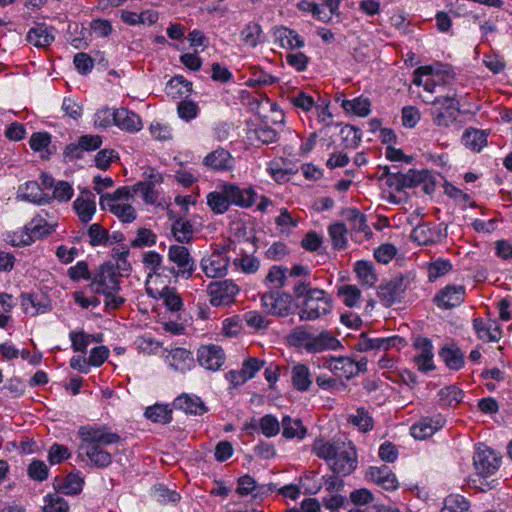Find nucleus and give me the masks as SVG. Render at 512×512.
Segmentation results:
<instances>
[{
    "mask_svg": "<svg viewBox=\"0 0 512 512\" xmlns=\"http://www.w3.org/2000/svg\"><path fill=\"white\" fill-rule=\"evenodd\" d=\"M203 163L208 168L227 171L233 168L234 158L227 150L219 148L206 155Z\"/></svg>",
    "mask_w": 512,
    "mask_h": 512,
    "instance_id": "30",
    "label": "nucleus"
},
{
    "mask_svg": "<svg viewBox=\"0 0 512 512\" xmlns=\"http://www.w3.org/2000/svg\"><path fill=\"white\" fill-rule=\"evenodd\" d=\"M487 135L485 130L469 128L462 135V143L466 148L480 152L487 145Z\"/></svg>",
    "mask_w": 512,
    "mask_h": 512,
    "instance_id": "39",
    "label": "nucleus"
},
{
    "mask_svg": "<svg viewBox=\"0 0 512 512\" xmlns=\"http://www.w3.org/2000/svg\"><path fill=\"white\" fill-rule=\"evenodd\" d=\"M474 328L481 340L497 341L501 337V329L495 321L474 320Z\"/></svg>",
    "mask_w": 512,
    "mask_h": 512,
    "instance_id": "43",
    "label": "nucleus"
},
{
    "mask_svg": "<svg viewBox=\"0 0 512 512\" xmlns=\"http://www.w3.org/2000/svg\"><path fill=\"white\" fill-rule=\"evenodd\" d=\"M69 339L72 344V348L76 352L86 353L87 348L91 342H99L100 339L94 337L91 334L80 331H71L69 333Z\"/></svg>",
    "mask_w": 512,
    "mask_h": 512,
    "instance_id": "52",
    "label": "nucleus"
},
{
    "mask_svg": "<svg viewBox=\"0 0 512 512\" xmlns=\"http://www.w3.org/2000/svg\"><path fill=\"white\" fill-rule=\"evenodd\" d=\"M171 413L172 411L166 405L155 404L150 406L145 411V416L159 423H169L171 421Z\"/></svg>",
    "mask_w": 512,
    "mask_h": 512,
    "instance_id": "59",
    "label": "nucleus"
},
{
    "mask_svg": "<svg viewBox=\"0 0 512 512\" xmlns=\"http://www.w3.org/2000/svg\"><path fill=\"white\" fill-rule=\"evenodd\" d=\"M414 346L417 354L413 360L419 371L429 372L435 369L433 362V345L427 338L420 337L416 339Z\"/></svg>",
    "mask_w": 512,
    "mask_h": 512,
    "instance_id": "18",
    "label": "nucleus"
},
{
    "mask_svg": "<svg viewBox=\"0 0 512 512\" xmlns=\"http://www.w3.org/2000/svg\"><path fill=\"white\" fill-rule=\"evenodd\" d=\"M199 364L211 371L221 368L225 361L223 349L217 345H204L198 349L197 353Z\"/></svg>",
    "mask_w": 512,
    "mask_h": 512,
    "instance_id": "17",
    "label": "nucleus"
},
{
    "mask_svg": "<svg viewBox=\"0 0 512 512\" xmlns=\"http://www.w3.org/2000/svg\"><path fill=\"white\" fill-rule=\"evenodd\" d=\"M53 32V28L39 24L29 30L27 41L35 47L45 48L54 41Z\"/></svg>",
    "mask_w": 512,
    "mask_h": 512,
    "instance_id": "34",
    "label": "nucleus"
},
{
    "mask_svg": "<svg viewBox=\"0 0 512 512\" xmlns=\"http://www.w3.org/2000/svg\"><path fill=\"white\" fill-rule=\"evenodd\" d=\"M102 144V139L98 135H83L79 138L78 144L67 147V153L79 157L78 151H93L98 149Z\"/></svg>",
    "mask_w": 512,
    "mask_h": 512,
    "instance_id": "49",
    "label": "nucleus"
},
{
    "mask_svg": "<svg viewBox=\"0 0 512 512\" xmlns=\"http://www.w3.org/2000/svg\"><path fill=\"white\" fill-rule=\"evenodd\" d=\"M275 489V484H258L252 476L247 474L238 479L236 492L242 497L251 495L254 499H263Z\"/></svg>",
    "mask_w": 512,
    "mask_h": 512,
    "instance_id": "15",
    "label": "nucleus"
},
{
    "mask_svg": "<svg viewBox=\"0 0 512 512\" xmlns=\"http://www.w3.org/2000/svg\"><path fill=\"white\" fill-rule=\"evenodd\" d=\"M207 204L216 214H223L229 209L230 204L228 198H226V195L223 192V185L221 186L220 191L210 192L207 195Z\"/></svg>",
    "mask_w": 512,
    "mask_h": 512,
    "instance_id": "54",
    "label": "nucleus"
},
{
    "mask_svg": "<svg viewBox=\"0 0 512 512\" xmlns=\"http://www.w3.org/2000/svg\"><path fill=\"white\" fill-rule=\"evenodd\" d=\"M161 298L165 306L173 312L179 311L183 307L181 296L173 288L166 287L161 293Z\"/></svg>",
    "mask_w": 512,
    "mask_h": 512,
    "instance_id": "64",
    "label": "nucleus"
},
{
    "mask_svg": "<svg viewBox=\"0 0 512 512\" xmlns=\"http://www.w3.org/2000/svg\"><path fill=\"white\" fill-rule=\"evenodd\" d=\"M69 510L68 502L56 490L43 497L42 512H69Z\"/></svg>",
    "mask_w": 512,
    "mask_h": 512,
    "instance_id": "47",
    "label": "nucleus"
},
{
    "mask_svg": "<svg viewBox=\"0 0 512 512\" xmlns=\"http://www.w3.org/2000/svg\"><path fill=\"white\" fill-rule=\"evenodd\" d=\"M469 502L461 495H449L441 512H470Z\"/></svg>",
    "mask_w": 512,
    "mask_h": 512,
    "instance_id": "58",
    "label": "nucleus"
},
{
    "mask_svg": "<svg viewBox=\"0 0 512 512\" xmlns=\"http://www.w3.org/2000/svg\"><path fill=\"white\" fill-rule=\"evenodd\" d=\"M284 165L283 159H274L268 163L267 171L276 182L282 183L289 180L291 171L286 169Z\"/></svg>",
    "mask_w": 512,
    "mask_h": 512,
    "instance_id": "61",
    "label": "nucleus"
},
{
    "mask_svg": "<svg viewBox=\"0 0 512 512\" xmlns=\"http://www.w3.org/2000/svg\"><path fill=\"white\" fill-rule=\"evenodd\" d=\"M174 407L186 413L202 415L207 411L203 401L196 395L182 394L174 400Z\"/></svg>",
    "mask_w": 512,
    "mask_h": 512,
    "instance_id": "35",
    "label": "nucleus"
},
{
    "mask_svg": "<svg viewBox=\"0 0 512 512\" xmlns=\"http://www.w3.org/2000/svg\"><path fill=\"white\" fill-rule=\"evenodd\" d=\"M291 380L294 388L298 391H307L312 384V377L309 368L305 364H296L292 368Z\"/></svg>",
    "mask_w": 512,
    "mask_h": 512,
    "instance_id": "42",
    "label": "nucleus"
},
{
    "mask_svg": "<svg viewBox=\"0 0 512 512\" xmlns=\"http://www.w3.org/2000/svg\"><path fill=\"white\" fill-rule=\"evenodd\" d=\"M428 172L425 170L418 171L410 169L406 173H402L400 176L401 182L397 185V191H402L405 188L416 187L426 180Z\"/></svg>",
    "mask_w": 512,
    "mask_h": 512,
    "instance_id": "51",
    "label": "nucleus"
},
{
    "mask_svg": "<svg viewBox=\"0 0 512 512\" xmlns=\"http://www.w3.org/2000/svg\"><path fill=\"white\" fill-rule=\"evenodd\" d=\"M275 41L285 49H300L305 46V41L295 30L285 26H278L273 29Z\"/></svg>",
    "mask_w": 512,
    "mask_h": 512,
    "instance_id": "28",
    "label": "nucleus"
},
{
    "mask_svg": "<svg viewBox=\"0 0 512 512\" xmlns=\"http://www.w3.org/2000/svg\"><path fill=\"white\" fill-rule=\"evenodd\" d=\"M130 192L127 187L123 186L113 193L101 194L100 205L102 209H107L123 223L133 222L137 213L132 204L128 203L130 199H133Z\"/></svg>",
    "mask_w": 512,
    "mask_h": 512,
    "instance_id": "3",
    "label": "nucleus"
},
{
    "mask_svg": "<svg viewBox=\"0 0 512 512\" xmlns=\"http://www.w3.org/2000/svg\"><path fill=\"white\" fill-rule=\"evenodd\" d=\"M234 266L246 274H254L259 270L260 261L251 255H241L233 260Z\"/></svg>",
    "mask_w": 512,
    "mask_h": 512,
    "instance_id": "62",
    "label": "nucleus"
},
{
    "mask_svg": "<svg viewBox=\"0 0 512 512\" xmlns=\"http://www.w3.org/2000/svg\"><path fill=\"white\" fill-rule=\"evenodd\" d=\"M406 290V284L403 278H394L381 285L378 290V296L386 306H391L399 302Z\"/></svg>",
    "mask_w": 512,
    "mask_h": 512,
    "instance_id": "21",
    "label": "nucleus"
},
{
    "mask_svg": "<svg viewBox=\"0 0 512 512\" xmlns=\"http://www.w3.org/2000/svg\"><path fill=\"white\" fill-rule=\"evenodd\" d=\"M347 228L344 223L335 222L328 227V234L334 249L343 250L347 247Z\"/></svg>",
    "mask_w": 512,
    "mask_h": 512,
    "instance_id": "48",
    "label": "nucleus"
},
{
    "mask_svg": "<svg viewBox=\"0 0 512 512\" xmlns=\"http://www.w3.org/2000/svg\"><path fill=\"white\" fill-rule=\"evenodd\" d=\"M452 263L449 260L438 258L437 260L428 263V279L434 282L438 278L448 274L452 270Z\"/></svg>",
    "mask_w": 512,
    "mask_h": 512,
    "instance_id": "57",
    "label": "nucleus"
},
{
    "mask_svg": "<svg viewBox=\"0 0 512 512\" xmlns=\"http://www.w3.org/2000/svg\"><path fill=\"white\" fill-rule=\"evenodd\" d=\"M439 356L450 369L459 370L464 365V354L454 344L444 346Z\"/></svg>",
    "mask_w": 512,
    "mask_h": 512,
    "instance_id": "41",
    "label": "nucleus"
},
{
    "mask_svg": "<svg viewBox=\"0 0 512 512\" xmlns=\"http://www.w3.org/2000/svg\"><path fill=\"white\" fill-rule=\"evenodd\" d=\"M283 436L287 439L297 437L303 439L306 434V429L302 426L299 419H292L289 416H285L282 419Z\"/></svg>",
    "mask_w": 512,
    "mask_h": 512,
    "instance_id": "53",
    "label": "nucleus"
},
{
    "mask_svg": "<svg viewBox=\"0 0 512 512\" xmlns=\"http://www.w3.org/2000/svg\"><path fill=\"white\" fill-rule=\"evenodd\" d=\"M81 443L112 445L121 441V436L113 432L106 425L87 424L79 427L78 430Z\"/></svg>",
    "mask_w": 512,
    "mask_h": 512,
    "instance_id": "5",
    "label": "nucleus"
},
{
    "mask_svg": "<svg viewBox=\"0 0 512 512\" xmlns=\"http://www.w3.org/2000/svg\"><path fill=\"white\" fill-rule=\"evenodd\" d=\"M445 424V419L440 415L421 418L410 428V433L415 439H425L432 436Z\"/></svg>",
    "mask_w": 512,
    "mask_h": 512,
    "instance_id": "20",
    "label": "nucleus"
},
{
    "mask_svg": "<svg viewBox=\"0 0 512 512\" xmlns=\"http://www.w3.org/2000/svg\"><path fill=\"white\" fill-rule=\"evenodd\" d=\"M192 91V83L183 76L176 75L166 85V93L173 99L188 95Z\"/></svg>",
    "mask_w": 512,
    "mask_h": 512,
    "instance_id": "46",
    "label": "nucleus"
},
{
    "mask_svg": "<svg viewBox=\"0 0 512 512\" xmlns=\"http://www.w3.org/2000/svg\"><path fill=\"white\" fill-rule=\"evenodd\" d=\"M347 218L351 223L352 229L363 233L365 236L371 235L372 231L366 223L365 216L357 209H350L347 212Z\"/></svg>",
    "mask_w": 512,
    "mask_h": 512,
    "instance_id": "63",
    "label": "nucleus"
},
{
    "mask_svg": "<svg viewBox=\"0 0 512 512\" xmlns=\"http://www.w3.org/2000/svg\"><path fill=\"white\" fill-rule=\"evenodd\" d=\"M333 300L331 295L323 289H313L302 302L299 311L301 321H313L331 313Z\"/></svg>",
    "mask_w": 512,
    "mask_h": 512,
    "instance_id": "4",
    "label": "nucleus"
},
{
    "mask_svg": "<svg viewBox=\"0 0 512 512\" xmlns=\"http://www.w3.org/2000/svg\"><path fill=\"white\" fill-rule=\"evenodd\" d=\"M342 348L341 342L329 331L323 330L320 333H312L308 346V353H321L324 351H336Z\"/></svg>",
    "mask_w": 512,
    "mask_h": 512,
    "instance_id": "22",
    "label": "nucleus"
},
{
    "mask_svg": "<svg viewBox=\"0 0 512 512\" xmlns=\"http://www.w3.org/2000/svg\"><path fill=\"white\" fill-rule=\"evenodd\" d=\"M84 485V478L80 472H71L65 478H55L53 482L54 489L65 495H78L81 493Z\"/></svg>",
    "mask_w": 512,
    "mask_h": 512,
    "instance_id": "27",
    "label": "nucleus"
},
{
    "mask_svg": "<svg viewBox=\"0 0 512 512\" xmlns=\"http://www.w3.org/2000/svg\"><path fill=\"white\" fill-rule=\"evenodd\" d=\"M169 367L178 372H185L193 365L191 353L184 348L172 349L166 356Z\"/></svg>",
    "mask_w": 512,
    "mask_h": 512,
    "instance_id": "33",
    "label": "nucleus"
},
{
    "mask_svg": "<svg viewBox=\"0 0 512 512\" xmlns=\"http://www.w3.org/2000/svg\"><path fill=\"white\" fill-rule=\"evenodd\" d=\"M313 452L325 460L337 475H349L357 466V454L351 442L331 443L317 440L313 445Z\"/></svg>",
    "mask_w": 512,
    "mask_h": 512,
    "instance_id": "1",
    "label": "nucleus"
},
{
    "mask_svg": "<svg viewBox=\"0 0 512 512\" xmlns=\"http://www.w3.org/2000/svg\"><path fill=\"white\" fill-rule=\"evenodd\" d=\"M367 475L371 481L385 490L393 491L399 486L396 475L386 465L370 467Z\"/></svg>",
    "mask_w": 512,
    "mask_h": 512,
    "instance_id": "25",
    "label": "nucleus"
},
{
    "mask_svg": "<svg viewBox=\"0 0 512 512\" xmlns=\"http://www.w3.org/2000/svg\"><path fill=\"white\" fill-rule=\"evenodd\" d=\"M90 287L93 292L99 294L119 292L120 280L115 268L110 264H104L94 274Z\"/></svg>",
    "mask_w": 512,
    "mask_h": 512,
    "instance_id": "9",
    "label": "nucleus"
},
{
    "mask_svg": "<svg viewBox=\"0 0 512 512\" xmlns=\"http://www.w3.org/2000/svg\"><path fill=\"white\" fill-rule=\"evenodd\" d=\"M261 306L267 314L285 317L291 312L292 297L284 292H267L261 297Z\"/></svg>",
    "mask_w": 512,
    "mask_h": 512,
    "instance_id": "12",
    "label": "nucleus"
},
{
    "mask_svg": "<svg viewBox=\"0 0 512 512\" xmlns=\"http://www.w3.org/2000/svg\"><path fill=\"white\" fill-rule=\"evenodd\" d=\"M89 243L91 246H102L109 243V232L98 223L90 225L88 228Z\"/></svg>",
    "mask_w": 512,
    "mask_h": 512,
    "instance_id": "60",
    "label": "nucleus"
},
{
    "mask_svg": "<svg viewBox=\"0 0 512 512\" xmlns=\"http://www.w3.org/2000/svg\"><path fill=\"white\" fill-rule=\"evenodd\" d=\"M348 421L356 426L361 432L372 430L373 418L365 408H358L354 414H351Z\"/></svg>",
    "mask_w": 512,
    "mask_h": 512,
    "instance_id": "55",
    "label": "nucleus"
},
{
    "mask_svg": "<svg viewBox=\"0 0 512 512\" xmlns=\"http://www.w3.org/2000/svg\"><path fill=\"white\" fill-rule=\"evenodd\" d=\"M411 238L419 245H429L437 243L442 238L441 231L434 225L421 224L412 230Z\"/></svg>",
    "mask_w": 512,
    "mask_h": 512,
    "instance_id": "32",
    "label": "nucleus"
},
{
    "mask_svg": "<svg viewBox=\"0 0 512 512\" xmlns=\"http://www.w3.org/2000/svg\"><path fill=\"white\" fill-rule=\"evenodd\" d=\"M171 231L180 243H189L193 239V225L186 219L180 218L174 221Z\"/></svg>",
    "mask_w": 512,
    "mask_h": 512,
    "instance_id": "50",
    "label": "nucleus"
},
{
    "mask_svg": "<svg viewBox=\"0 0 512 512\" xmlns=\"http://www.w3.org/2000/svg\"><path fill=\"white\" fill-rule=\"evenodd\" d=\"M56 227V222L49 223L41 215H37L25 226L26 231L20 234V239L17 242L14 241V245L28 246L36 239H40L54 232Z\"/></svg>",
    "mask_w": 512,
    "mask_h": 512,
    "instance_id": "10",
    "label": "nucleus"
},
{
    "mask_svg": "<svg viewBox=\"0 0 512 512\" xmlns=\"http://www.w3.org/2000/svg\"><path fill=\"white\" fill-rule=\"evenodd\" d=\"M239 291L238 285L232 280L211 282L207 288L209 302L214 307L231 305Z\"/></svg>",
    "mask_w": 512,
    "mask_h": 512,
    "instance_id": "8",
    "label": "nucleus"
},
{
    "mask_svg": "<svg viewBox=\"0 0 512 512\" xmlns=\"http://www.w3.org/2000/svg\"><path fill=\"white\" fill-rule=\"evenodd\" d=\"M19 197L31 203L42 205L50 202V198L45 195L36 181H28L19 188Z\"/></svg>",
    "mask_w": 512,
    "mask_h": 512,
    "instance_id": "36",
    "label": "nucleus"
},
{
    "mask_svg": "<svg viewBox=\"0 0 512 512\" xmlns=\"http://www.w3.org/2000/svg\"><path fill=\"white\" fill-rule=\"evenodd\" d=\"M322 366L339 378L350 379L357 375L356 363L349 357H329L324 360Z\"/></svg>",
    "mask_w": 512,
    "mask_h": 512,
    "instance_id": "19",
    "label": "nucleus"
},
{
    "mask_svg": "<svg viewBox=\"0 0 512 512\" xmlns=\"http://www.w3.org/2000/svg\"><path fill=\"white\" fill-rule=\"evenodd\" d=\"M341 106L346 113L359 117H366L371 111L370 100L362 96L352 100H343Z\"/></svg>",
    "mask_w": 512,
    "mask_h": 512,
    "instance_id": "45",
    "label": "nucleus"
},
{
    "mask_svg": "<svg viewBox=\"0 0 512 512\" xmlns=\"http://www.w3.org/2000/svg\"><path fill=\"white\" fill-rule=\"evenodd\" d=\"M131 192L130 195L134 197L139 195L146 205L160 207L162 206L160 187L152 186L146 183L137 182L132 186H126Z\"/></svg>",
    "mask_w": 512,
    "mask_h": 512,
    "instance_id": "26",
    "label": "nucleus"
},
{
    "mask_svg": "<svg viewBox=\"0 0 512 512\" xmlns=\"http://www.w3.org/2000/svg\"><path fill=\"white\" fill-rule=\"evenodd\" d=\"M107 445L81 443L79 449L86 455L90 464L97 468L108 467L112 463V455L105 450Z\"/></svg>",
    "mask_w": 512,
    "mask_h": 512,
    "instance_id": "24",
    "label": "nucleus"
},
{
    "mask_svg": "<svg viewBox=\"0 0 512 512\" xmlns=\"http://www.w3.org/2000/svg\"><path fill=\"white\" fill-rule=\"evenodd\" d=\"M405 345L406 341L400 336L370 338L366 335H361L356 347L360 352H369L372 350L386 352L392 348H396V350L399 351Z\"/></svg>",
    "mask_w": 512,
    "mask_h": 512,
    "instance_id": "13",
    "label": "nucleus"
},
{
    "mask_svg": "<svg viewBox=\"0 0 512 512\" xmlns=\"http://www.w3.org/2000/svg\"><path fill=\"white\" fill-rule=\"evenodd\" d=\"M337 295L341 298L344 305L349 308L359 307L362 301L361 290L352 284H343L337 288Z\"/></svg>",
    "mask_w": 512,
    "mask_h": 512,
    "instance_id": "44",
    "label": "nucleus"
},
{
    "mask_svg": "<svg viewBox=\"0 0 512 512\" xmlns=\"http://www.w3.org/2000/svg\"><path fill=\"white\" fill-rule=\"evenodd\" d=\"M114 117V124L121 130L135 133L142 129L141 118L126 108L116 109Z\"/></svg>",
    "mask_w": 512,
    "mask_h": 512,
    "instance_id": "29",
    "label": "nucleus"
},
{
    "mask_svg": "<svg viewBox=\"0 0 512 512\" xmlns=\"http://www.w3.org/2000/svg\"><path fill=\"white\" fill-rule=\"evenodd\" d=\"M242 43L249 48H256L263 42V30L258 22H248L240 32Z\"/></svg>",
    "mask_w": 512,
    "mask_h": 512,
    "instance_id": "37",
    "label": "nucleus"
},
{
    "mask_svg": "<svg viewBox=\"0 0 512 512\" xmlns=\"http://www.w3.org/2000/svg\"><path fill=\"white\" fill-rule=\"evenodd\" d=\"M73 209L81 223H88L96 213V196L90 190L84 189L73 202Z\"/></svg>",
    "mask_w": 512,
    "mask_h": 512,
    "instance_id": "16",
    "label": "nucleus"
},
{
    "mask_svg": "<svg viewBox=\"0 0 512 512\" xmlns=\"http://www.w3.org/2000/svg\"><path fill=\"white\" fill-rule=\"evenodd\" d=\"M264 361L258 358H248L243 364L242 368L238 372H233V380L236 383H244L249 379H252L258 371L264 366Z\"/></svg>",
    "mask_w": 512,
    "mask_h": 512,
    "instance_id": "38",
    "label": "nucleus"
},
{
    "mask_svg": "<svg viewBox=\"0 0 512 512\" xmlns=\"http://www.w3.org/2000/svg\"><path fill=\"white\" fill-rule=\"evenodd\" d=\"M168 260L177 267L175 275L183 279H189L196 270L189 249L183 245H171L168 249Z\"/></svg>",
    "mask_w": 512,
    "mask_h": 512,
    "instance_id": "11",
    "label": "nucleus"
},
{
    "mask_svg": "<svg viewBox=\"0 0 512 512\" xmlns=\"http://www.w3.org/2000/svg\"><path fill=\"white\" fill-rule=\"evenodd\" d=\"M427 103L431 105L432 122L438 128L445 129L456 122L460 113V103L454 90L450 89L445 95H439Z\"/></svg>",
    "mask_w": 512,
    "mask_h": 512,
    "instance_id": "2",
    "label": "nucleus"
},
{
    "mask_svg": "<svg viewBox=\"0 0 512 512\" xmlns=\"http://www.w3.org/2000/svg\"><path fill=\"white\" fill-rule=\"evenodd\" d=\"M230 262L228 250L222 247L204 256L200 261V268L208 278H221L227 275Z\"/></svg>",
    "mask_w": 512,
    "mask_h": 512,
    "instance_id": "7",
    "label": "nucleus"
},
{
    "mask_svg": "<svg viewBox=\"0 0 512 512\" xmlns=\"http://www.w3.org/2000/svg\"><path fill=\"white\" fill-rule=\"evenodd\" d=\"M311 335L312 332H310L306 327L299 326L291 331L287 339L292 346L300 347L307 351Z\"/></svg>",
    "mask_w": 512,
    "mask_h": 512,
    "instance_id": "56",
    "label": "nucleus"
},
{
    "mask_svg": "<svg viewBox=\"0 0 512 512\" xmlns=\"http://www.w3.org/2000/svg\"><path fill=\"white\" fill-rule=\"evenodd\" d=\"M223 192L229 200L230 205L241 208L251 207L257 199V193L252 187L241 188L233 183H224Z\"/></svg>",
    "mask_w": 512,
    "mask_h": 512,
    "instance_id": "14",
    "label": "nucleus"
},
{
    "mask_svg": "<svg viewBox=\"0 0 512 512\" xmlns=\"http://www.w3.org/2000/svg\"><path fill=\"white\" fill-rule=\"evenodd\" d=\"M464 295L463 286H446L436 294L434 301L440 308L451 309L464 301Z\"/></svg>",
    "mask_w": 512,
    "mask_h": 512,
    "instance_id": "23",
    "label": "nucleus"
},
{
    "mask_svg": "<svg viewBox=\"0 0 512 512\" xmlns=\"http://www.w3.org/2000/svg\"><path fill=\"white\" fill-rule=\"evenodd\" d=\"M473 465L476 474L486 479L498 471L501 465V457L494 450L479 444L473 456Z\"/></svg>",
    "mask_w": 512,
    "mask_h": 512,
    "instance_id": "6",
    "label": "nucleus"
},
{
    "mask_svg": "<svg viewBox=\"0 0 512 512\" xmlns=\"http://www.w3.org/2000/svg\"><path fill=\"white\" fill-rule=\"evenodd\" d=\"M21 306L25 314L36 316L50 310L48 300L43 295L22 294Z\"/></svg>",
    "mask_w": 512,
    "mask_h": 512,
    "instance_id": "31",
    "label": "nucleus"
},
{
    "mask_svg": "<svg viewBox=\"0 0 512 512\" xmlns=\"http://www.w3.org/2000/svg\"><path fill=\"white\" fill-rule=\"evenodd\" d=\"M354 271L359 282L367 288L373 287L378 281L374 265L371 262L357 261L354 265Z\"/></svg>",
    "mask_w": 512,
    "mask_h": 512,
    "instance_id": "40",
    "label": "nucleus"
}]
</instances>
